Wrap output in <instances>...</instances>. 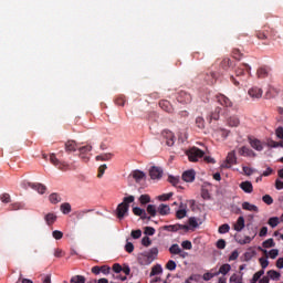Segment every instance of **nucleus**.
<instances>
[{
	"label": "nucleus",
	"mask_w": 283,
	"mask_h": 283,
	"mask_svg": "<svg viewBox=\"0 0 283 283\" xmlns=\"http://www.w3.org/2000/svg\"><path fill=\"white\" fill-rule=\"evenodd\" d=\"M189 227H192L193 229H198V219L196 217H191L188 220Z\"/></svg>",
	"instance_id": "53"
},
{
	"label": "nucleus",
	"mask_w": 283,
	"mask_h": 283,
	"mask_svg": "<svg viewBox=\"0 0 283 283\" xmlns=\"http://www.w3.org/2000/svg\"><path fill=\"white\" fill-rule=\"evenodd\" d=\"M144 233L145 235H154L156 233V229L151 227H146Z\"/></svg>",
	"instance_id": "63"
},
{
	"label": "nucleus",
	"mask_w": 283,
	"mask_h": 283,
	"mask_svg": "<svg viewBox=\"0 0 283 283\" xmlns=\"http://www.w3.org/2000/svg\"><path fill=\"white\" fill-rule=\"evenodd\" d=\"M263 249H273L275 247V241L273 239H268L262 243Z\"/></svg>",
	"instance_id": "41"
},
{
	"label": "nucleus",
	"mask_w": 283,
	"mask_h": 283,
	"mask_svg": "<svg viewBox=\"0 0 283 283\" xmlns=\"http://www.w3.org/2000/svg\"><path fill=\"white\" fill-rule=\"evenodd\" d=\"M133 213H134V216H138L140 218V216H143L145 213V209L135 207V208H133Z\"/></svg>",
	"instance_id": "56"
},
{
	"label": "nucleus",
	"mask_w": 283,
	"mask_h": 283,
	"mask_svg": "<svg viewBox=\"0 0 283 283\" xmlns=\"http://www.w3.org/2000/svg\"><path fill=\"white\" fill-rule=\"evenodd\" d=\"M216 101L219 105H222V107H233V102L223 94L216 95Z\"/></svg>",
	"instance_id": "7"
},
{
	"label": "nucleus",
	"mask_w": 283,
	"mask_h": 283,
	"mask_svg": "<svg viewBox=\"0 0 283 283\" xmlns=\"http://www.w3.org/2000/svg\"><path fill=\"white\" fill-rule=\"evenodd\" d=\"M229 271H231V264L226 263L222 264L219 269V271H217L216 273H218V275H227V273H229Z\"/></svg>",
	"instance_id": "27"
},
{
	"label": "nucleus",
	"mask_w": 283,
	"mask_h": 283,
	"mask_svg": "<svg viewBox=\"0 0 283 283\" xmlns=\"http://www.w3.org/2000/svg\"><path fill=\"white\" fill-rule=\"evenodd\" d=\"M52 235H53L54 240H61L63 238V232H61L59 230H54L52 232Z\"/></svg>",
	"instance_id": "62"
},
{
	"label": "nucleus",
	"mask_w": 283,
	"mask_h": 283,
	"mask_svg": "<svg viewBox=\"0 0 283 283\" xmlns=\"http://www.w3.org/2000/svg\"><path fill=\"white\" fill-rule=\"evenodd\" d=\"M138 264H140L142 266H148V264H151V261L148 256V254L146 252L139 254V256L137 258Z\"/></svg>",
	"instance_id": "15"
},
{
	"label": "nucleus",
	"mask_w": 283,
	"mask_h": 283,
	"mask_svg": "<svg viewBox=\"0 0 283 283\" xmlns=\"http://www.w3.org/2000/svg\"><path fill=\"white\" fill-rule=\"evenodd\" d=\"M163 273V266L160 265H154L150 272V277H154V275H160Z\"/></svg>",
	"instance_id": "35"
},
{
	"label": "nucleus",
	"mask_w": 283,
	"mask_h": 283,
	"mask_svg": "<svg viewBox=\"0 0 283 283\" xmlns=\"http://www.w3.org/2000/svg\"><path fill=\"white\" fill-rule=\"evenodd\" d=\"M49 200L52 202V205H57V202L61 200V196H59L56 192H53L50 195Z\"/></svg>",
	"instance_id": "42"
},
{
	"label": "nucleus",
	"mask_w": 283,
	"mask_h": 283,
	"mask_svg": "<svg viewBox=\"0 0 283 283\" xmlns=\"http://www.w3.org/2000/svg\"><path fill=\"white\" fill-rule=\"evenodd\" d=\"M206 82L208 85H213V83H216V73L210 72V74L206 77Z\"/></svg>",
	"instance_id": "47"
},
{
	"label": "nucleus",
	"mask_w": 283,
	"mask_h": 283,
	"mask_svg": "<svg viewBox=\"0 0 283 283\" xmlns=\"http://www.w3.org/2000/svg\"><path fill=\"white\" fill-rule=\"evenodd\" d=\"M234 72L235 76L238 77L244 76L245 72H248V74H251V66H249V64H240Z\"/></svg>",
	"instance_id": "11"
},
{
	"label": "nucleus",
	"mask_w": 283,
	"mask_h": 283,
	"mask_svg": "<svg viewBox=\"0 0 283 283\" xmlns=\"http://www.w3.org/2000/svg\"><path fill=\"white\" fill-rule=\"evenodd\" d=\"M133 178L136 180V182H140V180H143V178H145V172H143L140 170H135L133 172Z\"/></svg>",
	"instance_id": "34"
},
{
	"label": "nucleus",
	"mask_w": 283,
	"mask_h": 283,
	"mask_svg": "<svg viewBox=\"0 0 283 283\" xmlns=\"http://www.w3.org/2000/svg\"><path fill=\"white\" fill-rule=\"evenodd\" d=\"M70 283H85V276L74 275L71 277Z\"/></svg>",
	"instance_id": "40"
},
{
	"label": "nucleus",
	"mask_w": 283,
	"mask_h": 283,
	"mask_svg": "<svg viewBox=\"0 0 283 283\" xmlns=\"http://www.w3.org/2000/svg\"><path fill=\"white\" fill-rule=\"evenodd\" d=\"M239 187L244 191V193H253V184H251V181H243Z\"/></svg>",
	"instance_id": "18"
},
{
	"label": "nucleus",
	"mask_w": 283,
	"mask_h": 283,
	"mask_svg": "<svg viewBox=\"0 0 283 283\" xmlns=\"http://www.w3.org/2000/svg\"><path fill=\"white\" fill-rule=\"evenodd\" d=\"M249 96L252 97L253 101L255 99H260V97L263 94L262 88L258 87V86H253L248 91Z\"/></svg>",
	"instance_id": "12"
},
{
	"label": "nucleus",
	"mask_w": 283,
	"mask_h": 283,
	"mask_svg": "<svg viewBox=\"0 0 283 283\" xmlns=\"http://www.w3.org/2000/svg\"><path fill=\"white\" fill-rule=\"evenodd\" d=\"M161 229L163 231H169L171 233H176V231H180V230L189 231V226L177 223V224L164 226L161 227Z\"/></svg>",
	"instance_id": "6"
},
{
	"label": "nucleus",
	"mask_w": 283,
	"mask_h": 283,
	"mask_svg": "<svg viewBox=\"0 0 283 283\" xmlns=\"http://www.w3.org/2000/svg\"><path fill=\"white\" fill-rule=\"evenodd\" d=\"M268 224L272 227V229H275L277 224H280V218L277 217H272L269 219Z\"/></svg>",
	"instance_id": "43"
},
{
	"label": "nucleus",
	"mask_w": 283,
	"mask_h": 283,
	"mask_svg": "<svg viewBox=\"0 0 283 283\" xmlns=\"http://www.w3.org/2000/svg\"><path fill=\"white\" fill-rule=\"evenodd\" d=\"M44 220L49 227H52L56 222V214L50 212L45 214Z\"/></svg>",
	"instance_id": "26"
},
{
	"label": "nucleus",
	"mask_w": 283,
	"mask_h": 283,
	"mask_svg": "<svg viewBox=\"0 0 283 283\" xmlns=\"http://www.w3.org/2000/svg\"><path fill=\"white\" fill-rule=\"evenodd\" d=\"M238 163V157H235V151H231L227 156V164L223 166L229 169L231 165H237Z\"/></svg>",
	"instance_id": "17"
},
{
	"label": "nucleus",
	"mask_w": 283,
	"mask_h": 283,
	"mask_svg": "<svg viewBox=\"0 0 283 283\" xmlns=\"http://www.w3.org/2000/svg\"><path fill=\"white\" fill-rule=\"evenodd\" d=\"M50 163L61 171H67V169H70V166L65 161L59 160L55 154L50 155Z\"/></svg>",
	"instance_id": "4"
},
{
	"label": "nucleus",
	"mask_w": 283,
	"mask_h": 283,
	"mask_svg": "<svg viewBox=\"0 0 283 283\" xmlns=\"http://www.w3.org/2000/svg\"><path fill=\"white\" fill-rule=\"evenodd\" d=\"M186 154L190 163H198L199 158H205V153L198 147L190 148Z\"/></svg>",
	"instance_id": "2"
},
{
	"label": "nucleus",
	"mask_w": 283,
	"mask_h": 283,
	"mask_svg": "<svg viewBox=\"0 0 283 283\" xmlns=\"http://www.w3.org/2000/svg\"><path fill=\"white\" fill-rule=\"evenodd\" d=\"M149 176L151 180H160L163 178V169L160 167L153 166L149 169Z\"/></svg>",
	"instance_id": "9"
},
{
	"label": "nucleus",
	"mask_w": 283,
	"mask_h": 283,
	"mask_svg": "<svg viewBox=\"0 0 283 283\" xmlns=\"http://www.w3.org/2000/svg\"><path fill=\"white\" fill-rule=\"evenodd\" d=\"M256 36L260 41H266V39H269V31H259Z\"/></svg>",
	"instance_id": "45"
},
{
	"label": "nucleus",
	"mask_w": 283,
	"mask_h": 283,
	"mask_svg": "<svg viewBox=\"0 0 283 283\" xmlns=\"http://www.w3.org/2000/svg\"><path fill=\"white\" fill-rule=\"evenodd\" d=\"M232 56L237 61H240V59H242V53L240 52V49H233Z\"/></svg>",
	"instance_id": "55"
},
{
	"label": "nucleus",
	"mask_w": 283,
	"mask_h": 283,
	"mask_svg": "<svg viewBox=\"0 0 283 283\" xmlns=\"http://www.w3.org/2000/svg\"><path fill=\"white\" fill-rule=\"evenodd\" d=\"M107 170V165H101L98 167V174H97V178H101L102 176H104L105 171Z\"/></svg>",
	"instance_id": "57"
},
{
	"label": "nucleus",
	"mask_w": 283,
	"mask_h": 283,
	"mask_svg": "<svg viewBox=\"0 0 283 283\" xmlns=\"http://www.w3.org/2000/svg\"><path fill=\"white\" fill-rule=\"evenodd\" d=\"M242 209L244 211H253L254 213H258L260 211V209L258 208V206L250 203L249 201H244L242 203Z\"/></svg>",
	"instance_id": "19"
},
{
	"label": "nucleus",
	"mask_w": 283,
	"mask_h": 283,
	"mask_svg": "<svg viewBox=\"0 0 283 283\" xmlns=\"http://www.w3.org/2000/svg\"><path fill=\"white\" fill-rule=\"evenodd\" d=\"M60 209H61L62 213H64V216H67V213L72 212V206L67 202L62 203Z\"/></svg>",
	"instance_id": "31"
},
{
	"label": "nucleus",
	"mask_w": 283,
	"mask_h": 283,
	"mask_svg": "<svg viewBox=\"0 0 283 283\" xmlns=\"http://www.w3.org/2000/svg\"><path fill=\"white\" fill-rule=\"evenodd\" d=\"M181 247H182V249H186L187 251H191V249L193 248V245L191 244V241H188V240L182 241Z\"/></svg>",
	"instance_id": "58"
},
{
	"label": "nucleus",
	"mask_w": 283,
	"mask_h": 283,
	"mask_svg": "<svg viewBox=\"0 0 283 283\" xmlns=\"http://www.w3.org/2000/svg\"><path fill=\"white\" fill-rule=\"evenodd\" d=\"M22 189H28L29 187L31 189H34V191H38V193H45L48 190V187H45L43 184H32L30 181H22L21 182Z\"/></svg>",
	"instance_id": "3"
},
{
	"label": "nucleus",
	"mask_w": 283,
	"mask_h": 283,
	"mask_svg": "<svg viewBox=\"0 0 283 283\" xmlns=\"http://www.w3.org/2000/svg\"><path fill=\"white\" fill-rule=\"evenodd\" d=\"M125 103H127V99H125V96H119L115 99V104L119 105V107H125Z\"/></svg>",
	"instance_id": "51"
},
{
	"label": "nucleus",
	"mask_w": 283,
	"mask_h": 283,
	"mask_svg": "<svg viewBox=\"0 0 283 283\" xmlns=\"http://www.w3.org/2000/svg\"><path fill=\"white\" fill-rule=\"evenodd\" d=\"M177 101L178 103H181L182 105H189L193 98L191 97V93L187 91H179L177 93Z\"/></svg>",
	"instance_id": "5"
},
{
	"label": "nucleus",
	"mask_w": 283,
	"mask_h": 283,
	"mask_svg": "<svg viewBox=\"0 0 283 283\" xmlns=\"http://www.w3.org/2000/svg\"><path fill=\"white\" fill-rule=\"evenodd\" d=\"M218 231L221 234L229 233V231H231V226H229V223H223L219 227Z\"/></svg>",
	"instance_id": "39"
},
{
	"label": "nucleus",
	"mask_w": 283,
	"mask_h": 283,
	"mask_svg": "<svg viewBox=\"0 0 283 283\" xmlns=\"http://www.w3.org/2000/svg\"><path fill=\"white\" fill-rule=\"evenodd\" d=\"M221 113H222V107L217 106L208 116L209 123H211V120H220Z\"/></svg>",
	"instance_id": "16"
},
{
	"label": "nucleus",
	"mask_w": 283,
	"mask_h": 283,
	"mask_svg": "<svg viewBox=\"0 0 283 283\" xmlns=\"http://www.w3.org/2000/svg\"><path fill=\"white\" fill-rule=\"evenodd\" d=\"M176 218L178 220H182V218H187V209H185V206L181 203L180 209L176 212Z\"/></svg>",
	"instance_id": "28"
},
{
	"label": "nucleus",
	"mask_w": 283,
	"mask_h": 283,
	"mask_svg": "<svg viewBox=\"0 0 283 283\" xmlns=\"http://www.w3.org/2000/svg\"><path fill=\"white\" fill-rule=\"evenodd\" d=\"M281 275H282V274H280V272H277V271H275V270H270V271H268V276H269L270 280H275V281H277V280H280Z\"/></svg>",
	"instance_id": "32"
},
{
	"label": "nucleus",
	"mask_w": 283,
	"mask_h": 283,
	"mask_svg": "<svg viewBox=\"0 0 283 283\" xmlns=\"http://www.w3.org/2000/svg\"><path fill=\"white\" fill-rule=\"evenodd\" d=\"M250 145L256 151H262V149H264V146H262V142H260V139H251Z\"/></svg>",
	"instance_id": "24"
},
{
	"label": "nucleus",
	"mask_w": 283,
	"mask_h": 283,
	"mask_svg": "<svg viewBox=\"0 0 283 283\" xmlns=\"http://www.w3.org/2000/svg\"><path fill=\"white\" fill-rule=\"evenodd\" d=\"M142 244L143 247H151V239H149V237H144L142 239Z\"/></svg>",
	"instance_id": "64"
},
{
	"label": "nucleus",
	"mask_w": 283,
	"mask_h": 283,
	"mask_svg": "<svg viewBox=\"0 0 283 283\" xmlns=\"http://www.w3.org/2000/svg\"><path fill=\"white\" fill-rule=\"evenodd\" d=\"M213 277H218V273H216V272H206L202 275V280H205V282H209V280H213Z\"/></svg>",
	"instance_id": "37"
},
{
	"label": "nucleus",
	"mask_w": 283,
	"mask_h": 283,
	"mask_svg": "<svg viewBox=\"0 0 283 283\" xmlns=\"http://www.w3.org/2000/svg\"><path fill=\"white\" fill-rule=\"evenodd\" d=\"M157 211L160 216H169L171 208H169L168 205L160 203L159 207L157 208Z\"/></svg>",
	"instance_id": "20"
},
{
	"label": "nucleus",
	"mask_w": 283,
	"mask_h": 283,
	"mask_svg": "<svg viewBox=\"0 0 283 283\" xmlns=\"http://www.w3.org/2000/svg\"><path fill=\"white\" fill-rule=\"evenodd\" d=\"M163 136L166 138V145H168V147H174V143L176 140L174 133L171 130H164Z\"/></svg>",
	"instance_id": "13"
},
{
	"label": "nucleus",
	"mask_w": 283,
	"mask_h": 283,
	"mask_svg": "<svg viewBox=\"0 0 283 283\" xmlns=\"http://www.w3.org/2000/svg\"><path fill=\"white\" fill-rule=\"evenodd\" d=\"M262 275H264V270L258 271L256 273H254L252 277V282L258 283L260 281V277H262Z\"/></svg>",
	"instance_id": "49"
},
{
	"label": "nucleus",
	"mask_w": 283,
	"mask_h": 283,
	"mask_svg": "<svg viewBox=\"0 0 283 283\" xmlns=\"http://www.w3.org/2000/svg\"><path fill=\"white\" fill-rule=\"evenodd\" d=\"M240 274H232L230 276V282H233V283H242V280H243V276H244V273L243 272H239Z\"/></svg>",
	"instance_id": "29"
},
{
	"label": "nucleus",
	"mask_w": 283,
	"mask_h": 283,
	"mask_svg": "<svg viewBox=\"0 0 283 283\" xmlns=\"http://www.w3.org/2000/svg\"><path fill=\"white\" fill-rule=\"evenodd\" d=\"M149 256V259L151 260V262H154V260H156V258H158V248H151L148 252H146Z\"/></svg>",
	"instance_id": "33"
},
{
	"label": "nucleus",
	"mask_w": 283,
	"mask_h": 283,
	"mask_svg": "<svg viewBox=\"0 0 283 283\" xmlns=\"http://www.w3.org/2000/svg\"><path fill=\"white\" fill-rule=\"evenodd\" d=\"M258 78H266L269 76V69L262 66L256 71Z\"/></svg>",
	"instance_id": "30"
},
{
	"label": "nucleus",
	"mask_w": 283,
	"mask_h": 283,
	"mask_svg": "<svg viewBox=\"0 0 283 283\" xmlns=\"http://www.w3.org/2000/svg\"><path fill=\"white\" fill-rule=\"evenodd\" d=\"M221 67H222V70H229V67H231V65H232V62H231V59H229V57H226V59H223L222 61H221Z\"/></svg>",
	"instance_id": "38"
},
{
	"label": "nucleus",
	"mask_w": 283,
	"mask_h": 283,
	"mask_svg": "<svg viewBox=\"0 0 283 283\" xmlns=\"http://www.w3.org/2000/svg\"><path fill=\"white\" fill-rule=\"evenodd\" d=\"M196 126L198 127V129H205V118H202L201 116L197 117Z\"/></svg>",
	"instance_id": "48"
},
{
	"label": "nucleus",
	"mask_w": 283,
	"mask_h": 283,
	"mask_svg": "<svg viewBox=\"0 0 283 283\" xmlns=\"http://www.w3.org/2000/svg\"><path fill=\"white\" fill-rule=\"evenodd\" d=\"M262 200L265 202V205H273V197L271 195L263 196Z\"/></svg>",
	"instance_id": "59"
},
{
	"label": "nucleus",
	"mask_w": 283,
	"mask_h": 283,
	"mask_svg": "<svg viewBox=\"0 0 283 283\" xmlns=\"http://www.w3.org/2000/svg\"><path fill=\"white\" fill-rule=\"evenodd\" d=\"M134 200H136L134 196H128V197H125L123 199V202L117 206L116 216L118 220H123V218H125V216L129 213V205H132Z\"/></svg>",
	"instance_id": "1"
},
{
	"label": "nucleus",
	"mask_w": 283,
	"mask_h": 283,
	"mask_svg": "<svg viewBox=\"0 0 283 283\" xmlns=\"http://www.w3.org/2000/svg\"><path fill=\"white\" fill-rule=\"evenodd\" d=\"M140 205H148V202H151V197L149 195H142L139 197Z\"/></svg>",
	"instance_id": "46"
},
{
	"label": "nucleus",
	"mask_w": 283,
	"mask_h": 283,
	"mask_svg": "<svg viewBox=\"0 0 283 283\" xmlns=\"http://www.w3.org/2000/svg\"><path fill=\"white\" fill-rule=\"evenodd\" d=\"M130 235H132V238L134 240H138L140 238V235H143V231H140V230H133Z\"/></svg>",
	"instance_id": "60"
},
{
	"label": "nucleus",
	"mask_w": 283,
	"mask_h": 283,
	"mask_svg": "<svg viewBox=\"0 0 283 283\" xmlns=\"http://www.w3.org/2000/svg\"><path fill=\"white\" fill-rule=\"evenodd\" d=\"M76 149H78V144L74 140H67L65 143V151H76Z\"/></svg>",
	"instance_id": "22"
},
{
	"label": "nucleus",
	"mask_w": 283,
	"mask_h": 283,
	"mask_svg": "<svg viewBox=\"0 0 283 283\" xmlns=\"http://www.w3.org/2000/svg\"><path fill=\"white\" fill-rule=\"evenodd\" d=\"M147 213H149V216H151V218H156V213H158V210H156V206L148 205L147 206Z\"/></svg>",
	"instance_id": "44"
},
{
	"label": "nucleus",
	"mask_w": 283,
	"mask_h": 283,
	"mask_svg": "<svg viewBox=\"0 0 283 283\" xmlns=\"http://www.w3.org/2000/svg\"><path fill=\"white\" fill-rule=\"evenodd\" d=\"M159 107L167 114H174V105H171L170 101H167V99L159 101Z\"/></svg>",
	"instance_id": "10"
},
{
	"label": "nucleus",
	"mask_w": 283,
	"mask_h": 283,
	"mask_svg": "<svg viewBox=\"0 0 283 283\" xmlns=\"http://www.w3.org/2000/svg\"><path fill=\"white\" fill-rule=\"evenodd\" d=\"M0 200L4 205H9V202H11L10 193H2Z\"/></svg>",
	"instance_id": "52"
},
{
	"label": "nucleus",
	"mask_w": 283,
	"mask_h": 283,
	"mask_svg": "<svg viewBox=\"0 0 283 283\" xmlns=\"http://www.w3.org/2000/svg\"><path fill=\"white\" fill-rule=\"evenodd\" d=\"M181 250L182 249H180V245L175 243L169 248V253H171L172 255H178V253H181Z\"/></svg>",
	"instance_id": "36"
},
{
	"label": "nucleus",
	"mask_w": 283,
	"mask_h": 283,
	"mask_svg": "<svg viewBox=\"0 0 283 283\" xmlns=\"http://www.w3.org/2000/svg\"><path fill=\"white\" fill-rule=\"evenodd\" d=\"M239 155L252 157V156H255V153H253L249 147L243 146L239 148Z\"/></svg>",
	"instance_id": "25"
},
{
	"label": "nucleus",
	"mask_w": 283,
	"mask_h": 283,
	"mask_svg": "<svg viewBox=\"0 0 283 283\" xmlns=\"http://www.w3.org/2000/svg\"><path fill=\"white\" fill-rule=\"evenodd\" d=\"M245 224H244V217H239L237 222L233 224V229L234 231H242V229H244Z\"/></svg>",
	"instance_id": "21"
},
{
	"label": "nucleus",
	"mask_w": 283,
	"mask_h": 283,
	"mask_svg": "<svg viewBox=\"0 0 283 283\" xmlns=\"http://www.w3.org/2000/svg\"><path fill=\"white\" fill-rule=\"evenodd\" d=\"M80 151V158L84 161L87 163V160H90V156H87V154L90 151H92V146L86 145V146H82L77 148Z\"/></svg>",
	"instance_id": "8"
},
{
	"label": "nucleus",
	"mask_w": 283,
	"mask_h": 283,
	"mask_svg": "<svg viewBox=\"0 0 283 283\" xmlns=\"http://www.w3.org/2000/svg\"><path fill=\"white\" fill-rule=\"evenodd\" d=\"M181 178L185 182H193V180H196V170H186Z\"/></svg>",
	"instance_id": "14"
},
{
	"label": "nucleus",
	"mask_w": 283,
	"mask_h": 283,
	"mask_svg": "<svg viewBox=\"0 0 283 283\" xmlns=\"http://www.w3.org/2000/svg\"><path fill=\"white\" fill-rule=\"evenodd\" d=\"M227 125L229 127H238L240 125V118H238V116H230L227 119Z\"/></svg>",
	"instance_id": "23"
},
{
	"label": "nucleus",
	"mask_w": 283,
	"mask_h": 283,
	"mask_svg": "<svg viewBox=\"0 0 283 283\" xmlns=\"http://www.w3.org/2000/svg\"><path fill=\"white\" fill-rule=\"evenodd\" d=\"M96 160H102V161L112 160V154L98 155V156H96Z\"/></svg>",
	"instance_id": "50"
},
{
	"label": "nucleus",
	"mask_w": 283,
	"mask_h": 283,
	"mask_svg": "<svg viewBox=\"0 0 283 283\" xmlns=\"http://www.w3.org/2000/svg\"><path fill=\"white\" fill-rule=\"evenodd\" d=\"M166 269L168 271H176V261L169 260L166 264Z\"/></svg>",
	"instance_id": "54"
},
{
	"label": "nucleus",
	"mask_w": 283,
	"mask_h": 283,
	"mask_svg": "<svg viewBox=\"0 0 283 283\" xmlns=\"http://www.w3.org/2000/svg\"><path fill=\"white\" fill-rule=\"evenodd\" d=\"M251 237H244L243 239H239L237 242L239 244H251Z\"/></svg>",
	"instance_id": "61"
}]
</instances>
